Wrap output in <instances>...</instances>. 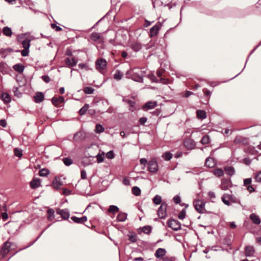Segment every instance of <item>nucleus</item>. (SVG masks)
Returning <instances> with one entry per match:
<instances>
[{"label":"nucleus","instance_id":"obj_49","mask_svg":"<svg viewBox=\"0 0 261 261\" xmlns=\"http://www.w3.org/2000/svg\"><path fill=\"white\" fill-rule=\"evenodd\" d=\"M90 38L92 40L96 41L98 40V34L97 33H93L90 36Z\"/></svg>","mask_w":261,"mask_h":261},{"label":"nucleus","instance_id":"obj_24","mask_svg":"<svg viewBox=\"0 0 261 261\" xmlns=\"http://www.w3.org/2000/svg\"><path fill=\"white\" fill-rule=\"evenodd\" d=\"M13 69L19 73H22L24 69V66L21 64H17L13 66Z\"/></svg>","mask_w":261,"mask_h":261},{"label":"nucleus","instance_id":"obj_26","mask_svg":"<svg viewBox=\"0 0 261 261\" xmlns=\"http://www.w3.org/2000/svg\"><path fill=\"white\" fill-rule=\"evenodd\" d=\"M127 219V214L126 213H121L118 215L117 217V219L118 221L119 222H124Z\"/></svg>","mask_w":261,"mask_h":261},{"label":"nucleus","instance_id":"obj_17","mask_svg":"<svg viewBox=\"0 0 261 261\" xmlns=\"http://www.w3.org/2000/svg\"><path fill=\"white\" fill-rule=\"evenodd\" d=\"M1 98L5 103H8L11 100L10 95L6 92H4L2 94Z\"/></svg>","mask_w":261,"mask_h":261},{"label":"nucleus","instance_id":"obj_37","mask_svg":"<svg viewBox=\"0 0 261 261\" xmlns=\"http://www.w3.org/2000/svg\"><path fill=\"white\" fill-rule=\"evenodd\" d=\"M89 106L87 104H85L79 111V114L80 115H83L85 114L86 111L88 110Z\"/></svg>","mask_w":261,"mask_h":261},{"label":"nucleus","instance_id":"obj_63","mask_svg":"<svg viewBox=\"0 0 261 261\" xmlns=\"http://www.w3.org/2000/svg\"><path fill=\"white\" fill-rule=\"evenodd\" d=\"M208 196L211 198H215V194L213 192L210 191L208 192Z\"/></svg>","mask_w":261,"mask_h":261},{"label":"nucleus","instance_id":"obj_19","mask_svg":"<svg viewBox=\"0 0 261 261\" xmlns=\"http://www.w3.org/2000/svg\"><path fill=\"white\" fill-rule=\"evenodd\" d=\"M44 99V95L41 92H37L34 96V100L36 102L39 103L42 101Z\"/></svg>","mask_w":261,"mask_h":261},{"label":"nucleus","instance_id":"obj_23","mask_svg":"<svg viewBox=\"0 0 261 261\" xmlns=\"http://www.w3.org/2000/svg\"><path fill=\"white\" fill-rule=\"evenodd\" d=\"M205 165L210 168H212L214 167L215 165V163L214 158H208L205 161Z\"/></svg>","mask_w":261,"mask_h":261},{"label":"nucleus","instance_id":"obj_13","mask_svg":"<svg viewBox=\"0 0 261 261\" xmlns=\"http://www.w3.org/2000/svg\"><path fill=\"white\" fill-rule=\"evenodd\" d=\"M250 219H251L252 222L255 224L258 225L260 223L261 221L259 216L254 213L251 214L250 215Z\"/></svg>","mask_w":261,"mask_h":261},{"label":"nucleus","instance_id":"obj_34","mask_svg":"<svg viewBox=\"0 0 261 261\" xmlns=\"http://www.w3.org/2000/svg\"><path fill=\"white\" fill-rule=\"evenodd\" d=\"M118 211L119 208L117 206L113 205H110L108 209V212L109 213H112L114 214L117 213Z\"/></svg>","mask_w":261,"mask_h":261},{"label":"nucleus","instance_id":"obj_6","mask_svg":"<svg viewBox=\"0 0 261 261\" xmlns=\"http://www.w3.org/2000/svg\"><path fill=\"white\" fill-rule=\"evenodd\" d=\"M11 243L9 241L6 242L1 249V254L3 256H5L10 251Z\"/></svg>","mask_w":261,"mask_h":261},{"label":"nucleus","instance_id":"obj_30","mask_svg":"<svg viewBox=\"0 0 261 261\" xmlns=\"http://www.w3.org/2000/svg\"><path fill=\"white\" fill-rule=\"evenodd\" d=\"M162 157L164 159V160L168 161L172 159V154L169 151H167L162 154Z\"/></svg>","mask_w":261,"mask_h":261},{"label":"nucleus","instance_id":"obj_54","mask_svg":"<svg viewBox=\"0 0 261 261\" xmlns=\"http://www.w3.org/2000/svg\"><path fill=\"white\" fill-rule=\"evenodd\" d=\"M251 178H246L245 179H244V184L245 186H250L249 185L251 184Z\"/></svg>","mask_w":261,"mask_h":261},{"label":"nucleus","instance_id":"obj_14","mask_svg":"<svg viewBox=\"0 0 261 261\" xmlns=\"http://www.w3.org/2000/svg\"><path fill=\"white\" fill-rule=\"evenodd\" d=\"M254 248L252 246H247L245 248V255L246 256H251L254 253Z\"/></svg>","mask_w":261,"mask_h":261},{"label":"nucleus","instance_id":"obj_64","mask_svg":"<svg viewBox=\"0 0 261 261\" xmlns=\"http://www.w3.org/2000/svg\"><path fill=\"white\" fill-rule=\"evenodd\" d=\"M0 125L2 126L3 127H5L6 126V122L4 119L0 120Z\"/></svg>","mask_w":261,"mask_h":261},{"label":"nucleus","instance_id":"obj_58","mask_svg":"<svg viewBox=\"0 0 261 261\" xmlns=\"http://www.w3.org/2000/svg\"><path fill=\"white\" fill-rule=\"evenodd\" d=\"M147 121L146 117H142L139 119V122L141 124L143 125Z\"/></svg>","mask_w":261,"mask_h":261},{"label":"nucleus","instance_id":"obj_47","mask_svg":"<svg viewBox=\"0 0 261 261\" xmlns=\"http://www.w3.org/2000/svg\"><path fill=\"white\" fill-rule=\"evenodd\" d=\"M106 157L109 159H112L114 158L113 151L111 150L108 152L106 154Z\"/></svg>","mask_w":261,"mask_h":261},{"label":"nucleus","instance_id":"obj_4","mask_svg":"<svg viewBox=\"0 0 261 261\" xmlns=\"http://www.w3.org/2000/svg\"><path fill=\"white\" fill-rule=\"evenodd\" d=\"M168 226L174 230H178L180 229V223L176 220L172 219L168 222Z\"/></svg>","mask_w":261,"mask_h":261},{"label":"nucleus","instance_id":"obj_27","mask_svg":"<svg viewBox=\"0 0 261 261\" xmlns=\"http://www.w3.org/2000/svg\"><path fill=\"white\" fill-rule=\"evenodd\" d=\"M197 116L199 119H203L206 117V113L202 110H197L196 111Z\"/></svg>","mask_w":261,"mask_h":261},{"label":"nucleus","instance_id":"obj_7","mask_svg":"<svg viewBox=\"0 0 261 261\" xmlns=\"http://www.w3.org/2000/svg\"><path fill=\"white\" fill-rule=\"evenodd\" d=\"M133 72L134 74H138L137 76H134L133 77V80L140 83L143 82V78L142 76L140 75L142 71L139 69H134L133 70Z\"/></svg>","mask_w":261,"mask_h":261},{"label":"nucleus","instance_id":"obj_11","mask_svg":"<svg viewBox=\"0 0 261 261\" xmlns=\"http://www.w3.org/2000/svg\"><path fill=\"white\" fill-rule=\"evenodd\" d=\"M166 254V250L164 248H158L154 254L155 256L158 258H162Z\"/></svg>","mask_w":261,"mask_h":261},{"label":"nucleus","instance_id":"obj_35","mask_svg":"<svg viewBox=\"0 0 261 261\" xmlns=\"http://www.w3.org/2000/svg\"><path fill=\"white\" fill-rule=\"evenodd\" d=\"M214 173L216 176L220 177L223 175L224 171L222 169L220 168H218L214 171Z\"/></svg>","mask_w":261,"mask_h":261},{"label":"nucleus","instance_id":"obj_60","mask_svg":"<svg viewBox=\"0 0 261 261\" xmlns=\"http://www.w3.org/2000/svg\"><path fill=\"white\" fill-rule=\"evenodd\" d=\"M140 162L141 164L143 165L144 166L146 165V164L147 163V160L145 158L141 159Z\"/></svg>","mask_w":261,"mask_h":261},{"label":"nucleus","instance_id":"obj_29","mask_svg":"<svg viewBox=\"0 0 261 261\" xmlns=\"http://www.w3.org/2000/svg\"><path fill=\"white\" fill-rule=\"evenodd\" d=\"M132 48L135 51H138L142 47L141 44L139 42H135L131 45Z\"/></svg>","mask_w":261,"mask_h":261},{"label":"nucleus","instance_id":"obj_28","mask_svg":"<svg viewBox=\"0 0 261 261\" xmlns=\"http://www.w3.org/2000/svg\"><path fill=\"white\" fill-rule=\"evenodd\" d=\"M3 33L5 36L8 37L11 36L12 34L11 28L8 27H5L3 28Z\"/></svg>","mask_w":261,"mask_h":261},{"label":"nucleus","instance_id":"obj_41","mask_svg":"<svg viewBox=\"0 0 261 261\" xmlns=\"http://www.w3.org/2000/svg\"><path fill=\"white\" fill-rule=\"evenodd\" d=\"M210 137L209 136L205 135L202 137L201 140V142L203 144H206L210 142Z\"/></svg>","mask_w":261,"mask_h":261},{"label":"nucleus","instance_id":"obj_36","mask_svg":"<svg viewBox=\"0 0 261 261\" xmlns=\"http://www.w3.org/2000/svg\"><path fill=\"white\" fill-rule=\"evenodd\" d=\"M49 174V171L45 168L41 169L39 171V175L41 176H46Z\"/></svg>","mask_w":261,"mask_h":261},{"label":"nucleus","instance_id":"obj_38","mask_svg":"<svg viewBox=\"0 0 261 261\" xmlns=\"http://www.w3.org/2000/svg\"><path fill=\"white\" fill-rule=\"evenodd\" d=\"M153 202L155 204H159L162 202L161 196L158 195H155L153 198Z\"/></svg>","mask_w":261,"mask_h":261},{"label":"nucleus","instance_id":"obj_22","mask_svg":"<svg viewBox=\"0 0 261 261\" xmlns=\"http://www.w3.org/2000/svg\"><path fill=\"white\" fill-rule=\"evenodd\" d=\"M184 145L188 149H193L195 146V144L192 140L187 139L185 141Z\"/></svg>","mask_w":261,"mask_h":261},{"label":"nucleus","instance_id":"obj_61","mask_svg":"<svg viewBox=\"0 0 261 261\" xmlns=\"http://www.w3.org/2000/svg\"><path fill=\"white\" fill-rule=\"evenodd\" d=\"M2 217L4 221H6L8 218V215L7 213H3Z\"/></svg>","mask_w":261,"mask_h":261},{"label":"nucleus","instance_id":"obj_16","mask_svg":"<svg viewBox=\"0 0 261 261\" xmlns=\"http://www.w3.org/2000/svg\"><path fill=\"white\" fill-rule=\"evenodd\" d=\"M222 201L223 202L227 205H230L231 203H230V196L229 194H224L221 198Z\"/></svg>","mask_w":261,"mask_h":261},{"label":"nucleus","instance_id":"obj_9","mask_svg":"<svg viewBox=\"0 0 261 261\" xmlns=\"http://www.w3.org/2000/svg\"><path fill=\"white\" fill-rule=\"evenodd\" d=\"M57 213L58 215H61L62 216V217L64 219H65V220L68 219L69 217V212L66 209H65V210L58 209L57 211Z\"/></svg>","mask_w":261,"mask_h":261},{"label":"nucleus","instance_id":"obj_45","mask_svg":"<svg viewBox=\"0 0 261 261\" xmlns=\"http://www.w3.org/2000/svg\"><path fill=\"white\" fill-rule=\"evenodd\" d=\"M84 91L86 94H89L93 92L94 89L91 87H86L84 89Z\"/></svg>","mask_w":261,"mask_h":261},{"label":"nucleus","instance_id":"obj_55","mask_svg":"<svg viewBox=\"0 0 261 261\" xmlns=\"http://www.w3.org/2000/svg\"><path fill=\"white\" fill-rule=\"evenodd\" d=\"M47 213L48 214V218L51 219V218L54 216V211L51 209H49L47 211Z\"/></svg>","mask_w":261,"mask_h":261},{"label":"nucleus","instance_id":"obj_51","mask_svg":"<svg viewBox=\"0 0 261 261\" xmlns=\"http://www.w3.org/2000/svg\"><path fill=\"white\" fill-rule=\"evenodd\" d=\"M14 154L16 156L20 158L22 156L21 151L17 148H15L14 150Z\"/></svg>","mask_w":261,"mask_h":261},{"label":"nucleus","instance_id":"obj_44","mask_svg":"<svg viewBox=\"0 0 261 261\" xmlns=\"http://www.w3.org/2000/svg\"><path fill=\"white\" fill-rule=\"evenodd\" d=\"M63 161L64 164L66 166H69L71 165L73 163L72 160L68 158L63 159Z\"/></svg>","mask_w":261,"mask_h":261},{"label":"nucleus","instance_id":"obj_2","mask_svg":"<svg viewBox=\"0 0 261 261\" xmlns=\"http://www.w3.org/2000/svg\"><path fill=\"white\" fill-rule=\"evenodd\" d=\"M148 169L150 172L155 173L158 170V164L155 159L150 160L148 163Z\"/></svg>","mask_w":261,"mask_h":261},{"label":"nucleus","instance_id":"obj_33","mask_svg":"<svg viewBox=\"0 0 261 261\" xmlns=\"http://www.w3.org/2000/svg\"><path fill=\"white\" fill-rule=\"evenodd\" d=\"M84 133L82 132L76 133L74 136V140L77 141L82 139L84 138Z\"/></svg>","mask_w":261,"mask_h":261},{"label":"nucleus","instance_id":"obj_43","mask_svg":"<svg viewBox=\"0 0 261 261\" xmlns=\"http://www.w3.org/2000/svg\"><path fill=\"white\" fill-rule=\"evenodd\" d=\"M229 181H223L221 185V188L223 190H226L228 189L229 187Z\"/></svg>","mask_w":261,"mask_h":261},{"label":"nucleus","instance_id":"obj_25","mask_svg":"<svg viewBox=\"0 0 261 261\" xmlns=\"http://www.w3.org/2000/svg\"><path fill=\"white\" fill-rule=\"evenodd\" d=\"M224 170L225 173L229 176L233 175L235 172L234 168L231 166L225 167L224 168Z\"/></svg>","mask_w":261,"mask_h":261},{"label":"nucleus","instance_id":"obj_52","mask_svg":"<svg viewBox=\"0 0 261 261\" xmlns=\"http://www.w3.org/2000/svg\"><path fill=\"white\" fill-rule=\"evenodd\" d=\"M105 155V154L103 152H102L101 153H99V163L103 161Z\"/></svg>","mask_w":261,"mask_h":261},{"label":"nucleus","instance_id":"obj_18","mask_svg":"<svg viewBox=\"0 0 261 261\" xmlns=\"http://www.w3.org/2000/svg\"><path fill=\"white\" fill-rule=\"evenodd\" d=\"M71 219L75 223H83L86 222L87 220V217L86 216H83L81 218H78L75 216H73L71 217Z\"/></svg>","mask_w":261,"mask_h":261},{"label":"nucleus","instance_id":"obj_32","mask_svg":"<svg viewBox=\"0 0 261 261\" xmlns=\"http://www.w3.org/2000/svg\"><path fill=\"white\" fill-rule=\"evenodd\" d=\"M255 181L261 183V170L257 171L254 176Z\"/></svg>","mask_w":261,"mask_h":261},{"label":"nucleus","instance_id":"obj_53","mask_svg":"<svg viewBox=\"0 0 261 261\" xmlns=\"http://www.w3.org/2000/svg\"><path fill=\"white\" fill-rule=\"evenodd\" d=\"M29 52V49H24L21 51V55L23 57H26L28 55Z\"/></svg>","mask_w":261,"mask_h":261},{"label":"nucleus","instance_id":"obj_5","mask_svg":"<svg viewBox=\"0 0 261 261\" xmlns=\"http://www.w3.org/2000/svg\"><path fill=\"white\" fill-rule=\"evenodd\" d=\"M162 27V23L158 22L150 29L149 35L150 37L156 36Z\"/></svg>","mask_w":261,"mask_h":261},{"label":"nucleus","instance_id":"obj_50","mask_svg":"<svg viewBox=\"0 0 261 261\" xmlns=\"http://www.w3.org/2000/svg\"><path fill=\"white\" fill-rule=\"evenodd\" d=\"M173 200L176 204H178L181 201L180 197L179 195H176L173 197Z\"/></svg>","mask_w":261,"mask_h":261},{"label":"nucleus","instance_id":"obj_31","mask_svg":"<svg viewBox=\"0 0 261 261\" xmlns=\"http://www.w3.org/2000/svg\"><path fill=\"white\" fill-rule=\"evenodd\" d=\"M107 67V61L105 59H99V70L104 69Z\"/></svg>","mask_w":261,"mask_h":261},{"label":"nucleus","instance_id":"obj_1","mask_svg":"<svg viewBox=\"0 0 261 261\" xmlns=\"http://www.w3.org/2000/svg\"><path fill=\"white\" fill-rule=\"evenodd\" d=\"M205 202L201 200H195L193 202L194 206L196 210L200 213H204L205 210Z\"/></svg>","mask_w":261,"mask_h":261},{"label":"nucleus","instance_id":"obj_42","mask_svg":"<svg viewBox=\"0 0 261 261\" xmlns=\"http://www.w3.org/2000/svg\"><path fill=\"white\" fill-rule=\"evenodd\" d=\"M230 203H240V201L237 197L231 194H229Z\"/></svg>","mask_w":261,"mask_h":261},{"label":"nucleus","instance_id":"obj_21","mask_svg":"<svg viewBox=\"0 0 261 261\" xmlns=\"http://www.w3.org/2000/svg\"><path fill=\"white\" fill-rule=\"evenodd\" d=\"M156 106V102L155 101H149L147 102L144 106V110H149L154 108Z\"/></svg>","mask_w":261,"mask_h":261},{"label":"nucleus","instance_id":"obj_8","mask_svg":"<svg viewBox=\"0 0 261 261\" xmlns=\"http://www.w3.org/2000/svg\"><path fill=\"white\" fill-rule=\"evenodd\" d=\"M62 181L61 180L60 177H55L52 182V186L55 189H59L62 185Z\"/></svg>","mask_w":261,"mask_h":261},{"label":"nucleus","instance_id":"obj_15","mask_svg":"<svg viewBox=\"0 0 261 261\" xmlns=\"http://www.w3.org/2000/svg\"><path fill=\"white\" fill-rule=\"evenodd\" d=\"M77 63V60L75 58H68L66 59V64L69 66L73 67L75 66Z\"/></svg>","mask_w":261,"mask_h":261},{"label":"nucleus","instance_id":"obj_20","mask_svg":"<svg viewBox=\"0 0 261 261\" xmlns=\"http://www.w3.org/2000/svg\"><path fill=\"white\" fill-rule=\"evenodd\" d=\"M64 101V98L63 96H59L58 97H53L52 98V102L55 106H58L59 103H63Z\"/></svg>","mask_w":261,"mask_h":261},{"label":"nucleus","instance_id":"obj_40","mask_svg":"<svg viewBox=\"0 0 261 261\" xmlns=\"http://www.w3.org/2000/svg\"><path fill=\"white\" fill-rule=\"evenodd\" d=\"M122 76H123L122 73L119 70H117L114 75V77L116 80H120L122 79Z\"/></svg>","mask_w":261,"mask_h":261},{"label":"nucleus","instance_id":"obj_3","mask_svg":"<svg viewBox=\"0 0 261 261\" xmlns=\"http://www.w3.org/2000/svg\"><path fill=\"white\" fill-rule=\"evenodd\" d=\"M167 204L165 202H163L159 208L158 215L161 219H165L166 218L167 215Z\"/></svg>","mask_w":261,"mask_h":261},{"label":"nucleus","instance_id":"obj_12","mask_svg":"<svg viewBox=\"0 0 261 261\" xmlns=\"http://www.w3.org/2000/svg\"><path fill=\"white\" fill-rule=\"evenodd\" d=\"M41 186V180L39 178H34L30 182V186L32 189H36Z\"/></svg>","mask_w":261,"mask_h":261},{"label":"nucleus","instance_id":"obj_48","mask_svg":"<svg viewBox=\"0 0 261 261\" xmlns=\"http://www.w3.org/2000/svg\"><path fill=\"white\" fill-rule=\"evenodd\" d=\"M142 231L145 233H149L151 231V227L149 226H145L142 228Z\"/></svg>","mask_w":261,"mask_h":261},{"label":"nucleus","instance_id":"obj_39","mask_svg":"<svg viewBox=\"0 0 261 261\" xmlns=\"http://www.w3.org/2000/svg\"><path fill=\"white\" fill-rule=\"evenodd\" d=\"M132 191L133 194L135 196H139L141 193V190L138 187H134Z\"/></svg>","mask_w":261,"mask_h":261},{"label":"nucleus","instance_id":"obj_10","mask_svg":"<svg viewBox=\"0 0 261 261\" xmlns=\"http://www.w3.org/2000/svg\"><path fill=\"white\" fill-rule=\"evenodd\" d=\"M27 34L23 35L24 39L22 41V45L24 49H29L30 46V41L32 40V37H30L29 38L25 37Z\"/></svg>","mask_w":261,"mask_h":261},{"label":"nucleus","instance_id":"obj_59","mask_svg":"<svg viewBox=\"0 0 261 261\" xmlns=\"http://www.w3.org/2000/svg\"><path fill=\"white\" fill-rule=\"evenodd\" d=\"M51 27L53 29H55L56 31H60L62 30V29L60 27L57 26L55 24H51Z\"/></svg>","mask_w":261,"mask_h":261},{"label":"nucleus","instance_id":"obj_46","mask_svg":"<svg viewBox=\"0 0 261 261\" xmlns=\"http://www.w3.org/2000/svg\"><path fill=\"white\" fill-rule=\"evenodd\" d=\"M186 216V211L185 210H182L178 214V217L180 220H183Z\"/></svg>","mask_w":261,"mask_h":261},{"label":"nucleus","instance_id":"obj_56","mask_svg":"<svg viewBox=\"0 0 261 261\" xmlns=\"http://www.w3.org/2000/svg\"><path fill=\"white\" fill-rule=\"evenodd\" d=\"M123 184L126 186L130 185L129 180L127 177H124L123 179Z\"/></svg>","mask_w":261,"mask_h":261},{"label":"nucleus","instance_id":"obj_57","mask_svg":"<svg viewBox=\"0 0 261 261\" xmlns=\"http://www.w3.org/2000/svg\"><path fill=\"white\" fill-rule=\"evenodd\" d=\"M42 79L45 82L48 83L50 81V78L48 75H43Z\"/></svg>","mask_w":261,"mask_h":261},{"label":"nucleus","instance_id":"obj_62","mask_svg":"<svg viewBox=\"0 0 261 261\" xmlns=\"http://www.w3.org/2000/svg\"><path fill=\"white\" fill-rule=\"evenodd\" d=\"M149 79L152 82H158V80L156 79V77L153 75H149Z\"/></svg>","mask_w":261,"mask_h":261}]
</instances>
